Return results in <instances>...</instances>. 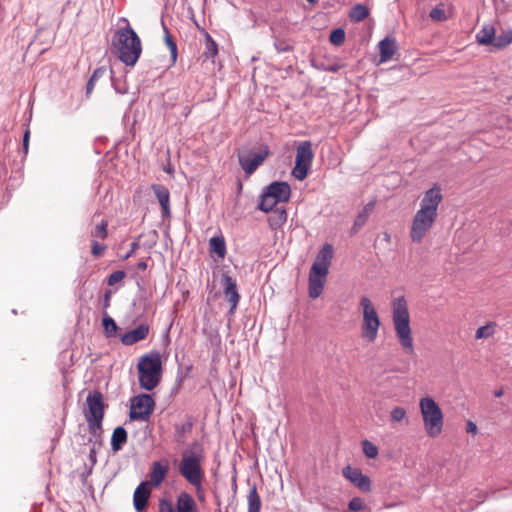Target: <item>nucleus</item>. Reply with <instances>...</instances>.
I'll return each instance as SVG.
<instances>
[{"mask_svg":"<svg viewBox=\"0 0 512 512\" xmlns=\"http://www.w3.org/2000/svg\"><path fill=\"white\" fill-rule=\"evenodd\" d=\"M127 22L125 27H121L115 31L111 41V47L113 53L117 58L124 63L126 66L133 67L142 53V43L138 34L130 26L127 19H123Z\"/></svg>","mask_w":512,"mask_h":512,"instance_id":"obj_1","label":"nucleus"},{"mask_svg":"<svg viewBox=\"0 0 512 512\" xmlns=\"http://www.w3.org/2000/svg\"><path fill=\"white\" fill-rule=\"evenodd\" d=\"M392 320L401 347L406 353H413L414 345L410 327V316L404 297H399L393 302Z\"/></svg>","mask_w":512,"mask_h":512,"instance_id":"obj_2","label":"nucleus"},{"mask_svg":"<svg viewBox=\"0 0 512 512\" xmlns=\"http://www.w3.org/2000/svg\"><path fill=\"white\" fill-rule=\"evenodd\" d=\"M203 458V447L198 442H193L184 452L179 465L180 474L197 490L201 489L203 471L201 460Z\"/></svg>","mask_w":512,"mask_h":512,"instance_id":"obj_3","label":"nucleus"},{"mask_svg":"<svg viewBox=\"0 0 512 512\" xmlns=\"http://www.w3.org/2000/svg\"><path fill=\"white\" fill-rule=\"evenodd\" d=\"M139 385L147 391L153 390L161 381L162 360L157 351L140 357L138 365Z\"/></svg>","mask_w":512,"mask_h":512,"instance_id":"obj_4","label":"nucleus"},{"mask_svg":"<svg viewBox=\"0 0 512 512\" xmlns=\"http://www.w3.org/2000/svg\"><path fill=\"white\" fill-rule=\"evenodd\" d=\"M87 409L84 411L90 434L97 436L102 432L106 405L103 395L98 390L90 391L86 398Z\"/></svg>","mask_w":512,"mask_h":512,"instance_id":"obj_5","label":"nucleus"},{"mask_svg":"<svg viewBox=\"0 0 512 512\" xmlns=\"http://www.w3.org/2000/svg\"><path fill=\"white\" fill-rule=\"evenodd\" d=\"M426 433L437 437L443 429V414L439 405L431 397H424L419 403Z\"/></svg>","mask_w":512,"mask_h":512,"instance_id":"obj_6","label":"nucleus"},{"mask_svg":"<svg viewBox=\"0 0 512 512\" xmlns=\"http://www.w3.org/2000/svg\"><path fill=\"white\" fill-rule=\"evenodd\" d=\"M360 307L363 312V321L361 325L362 338L374 342L378 336L380 327V319L375 307L367 296H362L360 299Z\"/></svg>","mask_w":512,"mask_h":512,"instance_id":"obj_7","label":"nucleus"},{"mask_svg":"<svg viewBox=\"0 0 512 512\" xmlns=\"http://www.w3.org/2000/svg\"><path fill=\"white\" fill-rule=\"evenodd\" d=\"M314 153L310 141H303L297 147L295 166L292 169V176L302 181L307 175L313 161Z\"/></svg>","mask_w":512,"mask_h":512,"instance_id":"obj_8","label":"nucleus"},{"mask_svg":"<svg viewBox=\"0 0 512 512\" xmlns=\"http://www.w3.org/2000/svg\"><path fill=\"white\" fill-rule=\"evenodd\" d=\"M437 215L418 210L412 220L410 238L415 243H420L433 227Z\"/></svg>","mask_w":512,"mask_h":512,"instance_id":"obj_9","label":"nucleus"},{"mask_svg":"<svg viewBox=\"0 0 512 512\" xmlns=\"http://www.w3.org/2000/svg\"><path fill=\"white\" fill-rule=\"evenodd\" d=\"M155 401L149 394H140L131 399L130 419L147 421L153 413Z\"/></svg>","mask_w":512,"mask_h":512,"instance_id":"obj_10","label":"nucleus"},{"mask_svg":"<svg viewBox=\"0 0 512 512\" xmlns=\"http://www.w3.org/2000/svg\"><path fill=\"white\" fill-rule=\"evenodd\" d=\"M270 150L267 145H262L260 151L254 153L252 151L239 152L237 154L239 164L247 175L254 173L257 168L264 162L269 156Z\"/></svg>","mask_w":512,"mask_h":512,"instance_id":"obj_11","label":"nucleus"},{"mask_svg":"<svg viewBox=\"0 0 512 512\" xmlns=\"http://www.w3.org/2000/svg\"><path fill=\"white\" fill-rule=\"evenodd\" d=\"M441 189L438 185H434L432 188L427 190L420 202V209L423 212L438 215L437 210L439 204L442 201Z\"/></svg>","mask_w":512,"mask_h":512,"instance_id":"obj_12","label":"nucleus"},{"mask_svg":"<svg viewBox=\"0 0 512 512\" xmlns=\"http://www.w3.org/2000/svg\"><path fill=\"white\" fill-rule=\"evenodd\" d=\"M333 258V247L326 243L318 252L311 269L319 275H328L331 260Z\"/></svg>","mask_w":512,"mask_h":512,"instance_id":"obj_13","label":"nucleus"},{"mask_svg":"<svg viewBox=\"0 0 512 512\" xmlns=\"http://www.w3.org/2000/svg\"><path fill=\"white\" fill-rule=\"evenodd\" d=\"M343 476L362 492L371 491V480L358 468L347 465L342 470Z\"/></svg>","mask_w":512,"mask_h":512,"instance_id":"obj_14","label":"nucleus"},{"mask_svg":"<svg viewBox=\"0 0 512 512\" xmlns=\"http://www.w3.org/2000/svg\"><path fill=\"white\" fill-rule=\"evenodd\" d=\"M222 281L225 297L230 304L229 313L233 314L236 310V307L240 299V295L237 291V285L236 282L232 279V277H230L227 274H223Z\"/></svg>","mask_w":512,"mask_h":512,"instance_id":"obj_15","label":"nucleus"},{"mask_svg":"<svg viewBox=\"0 0 512 512\" xmlns=\"http://www.w3.org/2000/svg\"><path fill=\"white\" fill-rule=\"evenodd\" d=\"M265 190L271 195L278 203L287 202L291 196V188L287 182H272L265 187Z\"/></svg>","mask_w":512,"mask_h":512,"instance_id":"obj_16","label":"nucleus"},{"mask_svg":"<svg viewBox=\"0 0 512 512\" xmlns=\"http://www.w3.org/2000/svg\"><path fill=\"white\" fill-rule=\"evenodd\" d=\"M151 489L148 482H141L134 491L133 504L137 512H141L148 503Z\"/></svg>","mask_w":512,"mask_h":512,"instance_id":"obj_17","label":"nucleus"},{"mask_svg":"<svg viewBox=\"0 0 512 512\" xmlns=\"http://www.w3.org/2000/svg\"><path fill=\"white\" fill-rule=\"evenodd\" d=\"M148 333L149 326L147 324H140L135 329L123 334L121 337V342L126 346H130L141 340H144L148 336Z\"/></svg>","mask_w":512,"mask_h":512,"instance_id":"obj_18","label":"nucleus"},{"mask_svg":"<svg viewBox=\"0 0 512 512\" xmlns=\"http://www.w3.org/2000/svg\"><path fill=\"white\" fill-rule=\"evenodd\" d=\"M151 188L159 201V204L162 209L163 217L170 216V192H169V190L165 186L160 185V184H152Z\"/></svg>","mask_w":512,"mask_h":512,"instance_id":"obj_19","label":"nucleus"},{"mask_svg":"<svg viewBox=\"0 0 512 512\" xmlns=\"http://www.w3.org/2000/svg\"><path fill=\"white\" fill-rule=\"evenodd\" d=\"M327 275H319L315 273L312 269L309 273V297L312 299L318 298L324 288L325 278Z\"/></svg>","mask_w":512,"mask_h":512,"instance_id":"obj_20","label":"nucleus"},{"mask_svg":"<svg viewBox=\"0 0 512 512\" xmlns=\"http://www.w3.org/2000/svg\"><path fill=\"white\" fill-rule=\"evenodd\" d=\"M167 473V464H163L160 461L153 462L149 473L150 483L155 487L159 486L165 479Z\"/></svg>","mask_w":512,"mask_h":512,"instance_id":"obj_21","label":"nucleus"},{"mask_svg":"<svg viewBox=\"0 0 512 512\" xmlns=\"http://www.w3.org/2000/svg\"><path fill=\"white\" fill-rule=\"evenodd\" d=\"M380 63L389 61L397 51L396 41L386 37L379 42Z\"/></svg>","mask_w":512,"mask_h":512,"instance_id":"obj_22","label":"nucleus"},{"mask_svg":"<svg viewBox=\"0 0 512 512\" xmlns=\"http://www.w3.org/2000/svg\"><path fill=\"white\" fill-rule=\"evenodd\" d=\"M374 206H375V201H370L369 203H367L364 206L362 211H360L358 213V215L356 216V218L354 220V223H353V226L351 228V231H350L351 235H355L356 233H358L359 230L362 228V226L365 225V223L367 222L371 212L374 209Z\"/></svg>","mask_w":512,"mask_h":512,"instance_id":"obj_23","label":"nucleus"},{"mask_svg":"<svg viewBox=\"0 0 512 512\" xmlns=\"http://www.w3.org/2000/svg\"><path fill=\"white\" fill-rule=\"evenodd\" d=\"M176 512H198L194 498L190 494L182 492L177 498Z\"/></svg>","mask_w":512,"mask_h":512,"instance_id":"obj_24","label":"nucleus"},{"mask_svg":"<svg viewBox=\"0 0 512 512\" xmlns=\"http://www.w3.org/2000/svg\"><path fill=\"white\" fill-rule=\"evenodd\" d=\"M271 214L268 218L269 226L272 230H277L282 227L287 221V211L284 207H276L270 211Z\"/></svg>","mask_w":512,"mask_h":512,"instance_id":"obj_25","label":"nucleus"},{"mask_svg":"<svg viewBox=\"0 0 512 512\" xmlns=\"http://www.w3.org/2000/svg\"><path fill=\"white\" fill-rule=\"evenodd\" d=\"M128 440L127 431L122 427L118 426L114 429L111 436V447L114 452H118L122 449L124 444Z\"/></svg>","mask_w":512,"mask_h":512,"instance_id":"obj_26","label":"nucleus"},{"mask_svg":"<svg viewBox=\"0 0 512 512\" xmlns=\"http://www.w3.org/2000/svg\"><path fill=\"white\" fill-rule=\"evenodd\" d=\"M495 29L491 25H485L476 35L479 44L492 45L494 42Z\"/></svg>","mask_w":512,"mask_h":512,"instance_id":"obj_27","label":"nucleus"},{"mask_svg":"<svg viewBox=\"0 0 512 512\" xmlns=\"http://www.w3.org/2000/svg\"><path fill=\"white\" fill-rule=\"evenodd\" d=\"M210 251L215 253L219 258L223 259L226 255L225 239L220 236L212 237L209 240Z\"/></svg>","mask_w":512,"mask_h":512,"instance_id":"obj_28","label":"nucleus"},{"mask_svg":"<svg viewBox=\"0 0 512 512\" xmlns=\"http://www.w3.org/2000/svg\"><path fill=\"white\" fill-rule=\"evenodd\" d=\"M278 202L264 189L258 204V209L263 212H270L277 207Z\"/></svg>","mask_w":512,"mask_h":512,"instance_id":"obj_29","label":"nucleus"},{"mask_svg":"<svg viewBox=\"0 0 512 512\" xmlns=\"http://www.w3.org/2000/svg\"><path fill=\"white\" fill-rule=\"evenodd\" d=\"M512 42V30H504L498 35H494V42L492 44L496 49H503Z\"/></svg>","mask_w":512,"mask_h":512,"instance_id":"obj_30","label":"nucleus"},{"mask_svg":"<svg viewBox=\"0 0 512 512\" xmlns=\"http://www.w3.org/2000/svg\"><path fill=\"white\" fill-rule=\"evenodd\" d=\"M162 26H163V30H164V41H165V44L167 45V47L170 50L172 63L175 64L176 60H177V56H178L177 44L172 39V37H171V35L169 33V30H168L167 26L165 25L164 21H162Z\"/></svg>","mask_w":512,"mask_h":512,"instance_id":"obj_31","label":"nucleus"},{"mask_svg":"<svg viewBox=\"0 0 512 512\" xmlns=\"http://www.w3.org/2000/svg\"><path fill=\"white\" fill-rule=\"evenodd\" d=\"M248 512H260L261 498L257 492L256 486H253L248 493Z\"/></svg>","mask_w":512,"mask_h":512,"instance_id":"obj_32","label":"nucleus"},{"mask_svg":"<svg viewBox=\"0 0 512 512\" xmlns=\"http://www.w3.org/2000/svg\"><path fill=\"white\" fill-rule=\"evenodd\" d=\"M369 15V10L362 4H356L350 10L349 17L353 22H361Z\"/></svg>","mask_w":512,"mask_h":512,"instance_id":"obj_33","label":"nucleus"},{"mask_svg":"<svg viewBox=\"0 0 512 512\" xmlns=\"http://www.w3.org/2000/svg\"><path fill=\"white\" fill-rule=\"evenodd\" d=\"M218 53V46L213 38L206 33L205 36V51L203 52V56L206 58H213Z\"/></svg>","mask_w":512,"mask_h":512,"instance_id":"obj_34","label":"nucleus"},{"mask_svg":"<svg viewBox=\"0 0 512 512\" xmlns=\"http://www.w3.org/2000/svg\"><path fill=\"white\" fill-rule=\"evenodd\" d=\"M496 323L495 322H489L484 326L479 327L476 330L475 338L476 339H483V338H489L493 336L495 333Z\"/></svg>","mask_w":512,"mask_h":512,"instance_id":"obj_35","label":"nucleus"},{"mask_svg":"<svg viewBox=\"0 0 512 512\" xmlns=\"http://www.w3.org/2000/svg\"><path fill=\"white\" fill-rule=\"evenodd\" d=\"M103 327L107 337L115 336L118 329V326L114 319L108 315L103 318Z\"/></svg>","mask_w":512,"mask_h":512,"instance_id":"obj_36","label":"nucleus"},{"mask_svg":"<svg viewBox=\"0 0 512 512\" xmlns=\"http://www.w3.org/2000/svg\"><path fill=\"white\" fill-rule=\"evenodd\" d=\"M362 449H363V453L365 454V456L370 458V459H374L378 455V448H377V446L374 445L369 440H364L362 442Z\"/></svg>","mask_w":512,"mask_h":512,"instance_id":"obj_37","label":"nucleus"},{"mask_svg":"<svg viewBox=\"0 0 512 512\" xmlns=\"http://www.w3.org/2000/svg\"><path fill=\"white\" fill-rule=\"evenodd\" d=\"M330 42L336 46H340L345 41V31L342 28L334 29L330 34Z\"/></svg>","mask_w":512,"mask_h":512,"instance_id":"obj_38","label":"nucleus"},{"mask_svg":"<svg viewBox=\"0 0 512 512\" xmlns=\"http://www.w3.org/2000/svg\"><path fill=\"white\" fill-rule=\"evenodd\" d=\"M108 222L102 220L92 231V236L100 239H105L108 236L107 232Z\"/></svg>","mask_w":512,"mask_h":512,"instance_id":"obj_39","label":"nucleus"},{"mask_svg":"<svg viewBox=\"0 0 512 512\" xmlns=\"http://www.w3.org/2000/svg\"><path fill=\"white\" fill-rule=\"evenodd\" d=\"M391 421L400 422L406 418V410L402 407H395L390 413Z\"/></svg>","mask_w":512,"mask_h":512,"instance_id":"obj_40","label":"nucleus"},{"mask_svg":"<svg viewBox=\"0 0 512 512\" xmlns=\"http://www.w3.org/2000/svg\"><path fill=\"white\" fill-rule=\"evenodd\" d=\"M126 276V273L123 270H117L110 274L108 277L107 283L109 286H113L116 283L122 281Z\"/></svg>","mask_w":512,"mask_h":512,"instance_id":"obj_41","label":"nucleus"},{"mask_svg":"<svg viewBox=\"0 0 512 512\" xmlns=\"http://www.w3.org/2000/svg\"><path fill=\"white\" fill-rule=\"evenodd\" d=\"M429 16L434 21H444L447 19L444 9H442L440 7L433 8L430 11Z\"/></svg>","mask_w":512,"mask_h":512,"instance_id":"obj_42","label":"nucleus"},{"mask_svg":"<svg viewBox=\"0 0 512 512\" xmlns=\"http://www.w3.org/2000/svg\"><path fill=\"white\" fill-rule=\"evenodd\" d=\"M91 253L95 257H100L104 251L107 249V246L104 244H99L96 240H92L91 242Z\"/></svg>","mask_w":512,"mask_h":512,"instance_id":"obj_43","label":"nucleus"},{"mask_svg":"<svg viewBox=\"0 0 512 512\" xmlns=\"http://www.w3.org/2000/svg\"><path fill=\"white\" fill-rule=\"evenodd\" d=\"M348 507L352 511H360L366 507L364 501L359 497H354L350 500Z\"/></svg>","mask_w":512,"mask_h":512,"instance_id":"obj_44","label":"nucleus"},{"mask_svg":"<svg viewBox=\"0 0 512 512\" xmlns=\"http://www.w3.org/2000/svg\"><path fill=\"white\" fill-rule=\"evenodd\" d=\"M275 49L282 53V52H288L292 50V46L283 39H276L274 42Z\"/></svg>","mask_w":512,"mask_h":512,"instance_id":"obj_45","label":"nucleus"},{"mask_svg":"<svg viewBox=\"0 0 512 512\" xmlns=\"http://www.w3.org/2000/svg\"><path fill=\"white\" fill-rule=\"evenodd\" d=\"M159 512H173V505L167 499H161L159 502Z\"/></svg>","mask_w":512,"mask_h":512,"instance_id":"obj_46","label":"nucleus"},{"mask_svg":"<svg viewBox=\"0 0 512 512\" xmlns=\"http://www.w3.org/2000/svg\"><path fill=\"white\" fill-rule=\"evenodd\" d=\"M318 68L326 72L336 73L342 68V65L334 63L327 66L322 65L321 67Z\"/></svg>","mask_w":512,"mask_h":512,"instance_id":"obj_47","label":"nucleus"},{"mask_svg":"<svg viewBox=\"0 0 512 512\" xmlns=\"http://www.w3.org/2000/svg\"><path fill=\"white\" fill-rule=\"evenodd\" d=\"M139 248V242L138 241H134L130 244V248H129V251L122 256V259L123 260H127L128 258H130L134 253L135 251Z\"/></svg>","mask_w":512,"mask_h":512,"instance_id":"obj_48","label":"nucleus"},{"mask_svg":"<svg viewBox=\"0 0 512 512\" xmlns=\"http://www.w3.org/2000/svg\"><path fill=\"white\" fill-rule=\"evenodd\" d=\"M105 73H106V68L105 67H99V68L94 70V72L91 75V78L97 81L98 79L103 77L105 75Z\"/></svg>","mask_w":512,"mask_h":512,"instance_id":"obj_49","label":"nucleus"},{"mask_svg":"<svg viewBox=\"0 0 512 512\" xmlns=\"http://www.w3.org/2000/svg\"><path fill=\"white\" fill-rule=\"evenodd\" d=\"M191 427H192L191 423L183 424L181 426H176V431L179 435H183L186 432H189L191 430Z\"/></svg>","mask_w":512,"mask_h":512,"instance_id":"obj_50","label":"nucleus"},{"mask_svg":"<svg viewBox=\"0 0 512 512\" xmlns=\"http://www.w3.org/2000/svg\"><path fill=\"white\" fill-rule=\"evenodd\" d=\"M29 137H30V131L26 130L25 133H24V136H23V150H24L25 154L28 153Z\"/></svg>","mask_w":512,"mask_h":512,"instance_id":"obj_51","label":"nucleus"},{"mask_svg":"<svg viewBox=\"0 0 512 512\" xmlns=\"http://www.w3.org/2000/svg\"><path fill=\"white\" fill-rule=\"evenodd\" d=\"M95 82L96 80L92 79L90 77V79L88 80L87 82V85H86V96L89 97L94 89V86H95Z\"/></svg>","mask_w":512,"mask_h":512,"instance_id":"obj_52","label":"nucleus"},{"mask_svg":"<svg viewBox=\"0 0 512 512\" xmlns=\"http://www.w3.org/2000/svg\"><path fill=\"white\" fill-rule=\"evenodd\" d=\"M110 299H111V291L107 290L104 294L103 298V307L107 309L110 306Z\"/></svg>","mask_w":512,"mask_h":512,"instance_id":"obj_53","label":"nucleus"},{"mask_svg":"<svg viewBox=\"0 0 512 512\" xmlns=\"http://www.w3.org/2000/svg\"><path fill=\"white\" fill-rule=\"evenodd\" d=\"M466 431L468 433H471V434H476L477 433V426H476V424L473 421L469 420L467 422Z\"/></svg>","mask_w":512,"mask_h":512,"instance_id":"obj_54","label":"nucleus"},{"mask_svg":"<svg viewBox=\"0 0 512 512\" xmlns=\"http://www.w3.org/2000/svg\"><path fill=\"white\" fill-rule=\"evenodd\" d=\"M89 459L90 461L95 464L96 463V450H95V447H92L90 449V453H89Z\"/></svg>","mask_w":512,"mask_h":512,"instance_id":"obj_55","label":"nucleus"},{"mask_svg":"<svg viewBox=\"0 0 512 512\" xmlns=\"http://www.w3.org/2000/svg\"><path fill=\"white\" fill-rule=\"evenodd\" d=\"M137 268H138L139 270L144 271V270H146V268H147V263H146L145 261H140V262L137 264Z\"/></svg>","mask_w":512,"mask_h":512,"instance_id":"obj_56","label":"nucleus"},{"mask_svg":"<svg viewBox=\"0 0 512 512\" xmlns=\"http://www.w3.org/2000/svg\"><path fill=\"white\" fill-rule=\"evenodd\" d=\"M503 395V389H497L494 391V396L499 398Z\"/></svg>","mask_w":512,"mask_h":512,"instance_id":"obj_57","label":"nucleus"},{"mask_svg":"<svg viewBox=\"0 0 512 512\" xmlns=\"http://www.w3.org/2000/svg\"><path fill=\"white\" fill-rule=\"evenodd\" d=\"M384 239L389 242L390 241V235L388 233L384 234Z\"/></svg>","mask_w":512,"mask_h":512,"instance_id":"obj_58","label":"nucleus"},{"mask_svg":"<svg viewBox=\"0 0 512 512\" xmlns=\"http://www.w3.org/2000/svg\"><path fill=\"white\" fill-rule=\"evenodd\" d=\"M306 1L309 3H312V4H314L316 2V0H306Z\"/></svg>","mask_w":512,"mask_h":512,"instance_id":"obj_59","label":"nucleus"}]
</instances>
